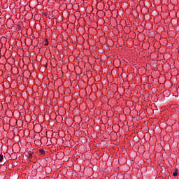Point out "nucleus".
Wrapping results in <instances>:
<instances>
[{"mask_svg": "<svg viewBox=\"0 0 179 179\" xmlns=\"http://www.w3.org/2000/svg\"><path fill=\"white\" fill-rule=\"evenodd\" d=\"M173 177H177L178 176V169H175V171L173 173Z\"/></svg>", "mask_w": 179, "mask_h": 179, "instance_id": "f257e3e1", "label": "nucleus"}, {"mask_svg": "<svg viewBox=\"0 0 179 179\" xmlns=\"http://www.w3.org/2000/svg\"><path fill=\"white\" fill-rule=\"evenodd\" d=\"M39 152L41 154V155H45V151L43 149H40L39 150Z\"/></svg>", "mask_w": 179, "mask_h": 179, "instance_id": "f03ea898", "label": "nucleus"}, {"mask_svg": "<svg viewBox=\"0 0 179 179\" xmlns=\"http://www.w3.org/2000/svg\"><path fill=\"white\" fill-rule=\"evenodd\" d=\"M27 157H29V159H33V154L29 153Z\"/></svg>", "mask_w": 179, "mask_h": 179, "instance_id": "7ed1b4c3", "label": "nucleus"}, {"mask_svg": "<svg viewBox=\"0 0 179 179\" xmlns=\"http://www.w3.org/2000/svg\"><path fill=\"white\" fill-rule=\"evenodd\" d=\"M49 43H48V39H45V43L44 45L47 46L48 45Z\"/></svg>", "mask_w": 179, "mask_h": 179, "instance_id": "20e7f679", "label": "nucleus"}, {"mask_svg": "<svg viewBox=\"0 0 179 179\" xmlns=\"http://www.w3.org/2000/svg\"><path fill=\"white\" fill-rule=\"evenodd\" d=\"M3 160V155H0V162H2Z\"/></svg>", "mask_w": 179, "mask_h": 179, "instance_id": "39448f33", "label": "nucleus"}]
</instances>
